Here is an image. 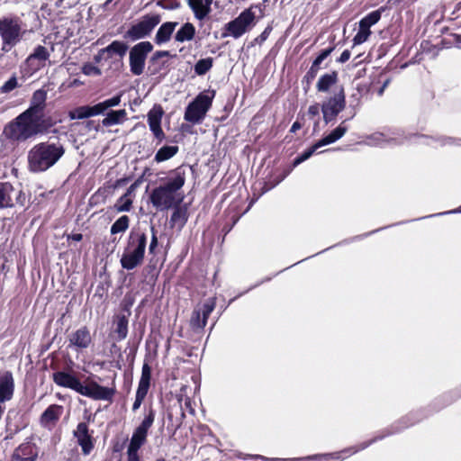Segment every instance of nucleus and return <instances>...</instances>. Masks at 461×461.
<instances>
[{
    "mask_svg": "<svg viewBox=\"0 0 461 461\" xmlns=\"http://www.w3.org/2000/svg\"><path fill=\"white\" fill-rule=\"evenodd\" d=\"M130 219L127 215L121 216L111 227V233L124 232L129 228Z\"/></svg>",
    "mask_w": 461,
    "mask_h": 461,
    "instance_id": "nucleus-39",
    "label": "nucleus"
},
{
    "mask_svg": "<svg viewBox=\"0 0 461 461\" xmlns=\"http://www.w3.org/2000/svg\"><path fill=\"white\" fill-rule=\"evenodd\" d=\"M41 116L25 111L5 127V133L8 139L26 140L41 131Z\"/></svg>",
    "mask_w": 461,
    "mask_h": 461,
    "instance_id": "nucleus-4",
    "label": "nucleus"
},
{
    "mask_svg": "<svg viewBox=\"0 0 461 461\" xmlns=\"http://www.w3.org/2000/svg\"><path fill=\"white\" fill-rule=\"evenodd\" d=\"M270 32H271V28H269V27L266 28L264 30V32L257 39V41H258L259 42L265 41L268 38Z\"/></svg>",
    "mask_w": 461,
    "mask_h": 461,
    "instance_id": "nucleus-49",
    "label": "nucleus"
},
{
    "mask_svg": "<svg viewBox=\"0 0 461 461\" xmlns=\"http://www.w3.org/2000/svg\"><path fill=\"white\" fill-rule=\"evenodd\" d=\"M302 128V125L299 122H294L291 127L290 131L295 132L296 131L300 130Z\"/></svg>",
    "mask_w": 461,
    "mask_h": 461,
    "instance_id": "nucleus-54",
    "label": "nucleus"
},
{
    "mask_svg": "<svg viewBox=\"0 0 461 461\" xmlns=\"http://www.w3.org/2000/svg\"><path fill=\"white\" fill-rule=\"evenodd\" d=\"M153 50L149 41H141L134 45L129 53L130 70L134 76H140L145 69L146 59Z\"/></svg>",
    "mask_w": 461,
    "mask_h": 461,
    "instance_id": "nucleus-11",
    "label": "nucleus"
},
{
    "mask_svg": "<svg viewBox=\"0 0 461 461\" xmlns=\"http://www.w3.org/2000/svg\"><path fill=\"white\" fill-rule=\"evenodd\" d=\"M350 55H351V54H350V51H349V50H345L341 53V55H340V57L339 58L338 61H339V62H340V63H345V62H347V61L349 59Z\"/></svg>",
    "mask_w": 461,
    "mask_h": 461,
    "instance_id": "nucleus-50",
    "label": "nucleus"
},
{
    "mask_svg": "<svg viewBox=\"0 0 461 461\" xmlns=\"http://www.w3.org/2000/svg\"><path fill=\"white\" fill-rule=\"evenodd\" d=\"M14 186L7 182L0 183V210L14 205Z\"/></svg>",
    "mask_w": 461,
    "mask_h": 461,
    "instance_id": "nucleus-25",
    "label": "nucleus"
},
{
    "mask_svg": "<svg viewBox=\"0 0 461 461\" xmlns=\"http://www.w3.org/2000/svg\"><path fill=\"white\" fill-rule=\"evenodd\" d=\"M162 116L163 110L160 106H154L148 113V123L149 130L152 131L154 137L159 141L165 139V133L161 128Z\"/></svg>",
    "mask_w": 461,
    "mask_h": 461,
    "instance_id": "nucleus-16",
    "label": "nucleus"
},
{
    "mask_svg": "<svg viewBox=\"0 0 461 461\" xmlns=\"http://www.w3.org/2000/svg\"><path fill=\"white\" fill-rule=\"evenodd\" d=\"M177 25L178 23L176 22H167L161 24L156 33L155 42L158 45L167 42L171 39V36Z\"/></svg>",
    "mask_w": 461,
    "mask_h": 461,
    "instance_id": "nucleus-22",
    "label": "nucleus"
},
{
    "mask_svg": "<svg viewBox=\"0 0 461 461\" xmlns=\"http://www.w3.org/2000/svg\"><path fill=\"white\" fill-rule=\"evenodd\" d=\"M139 450H140L139 447L128 446V448H127L128 461H140V456L138 454Z\"/></svg>",
    "mask_w": 461,
    "mask_h": 461,
    "instance_id": "nucleus-47",
    "label": "nucleus"
},
{
    "mask_svg": "<svg viewBox=\"0 0 461 461\" xmlns=\"http://www.w3.org/2000/svg\"><path fill=\"white\" fill-rule=\"evenodd\" d=\"M49 57L50 53L44 46H37L26 59V65L30 68L31 72H36L45 66Z\"/></svg>",
    "mask_w": 461,
    "mask_h": 461,
    "instance_id": "nucleus-17",
    "label": "nucleus"
},
{
    "mask_svg": "<svg viewBox=\"0 0 461 461\" xmlns=\"http://www.w3.org/2000/svg\"><path fill=\"white\" fill-rule=\"evenodd\" d=\"M367 447V444L363 445V446L361 447V449H364V448H365V447Z\"/></svg>",
    "mask_w": 461,
    "mask_h": 461,
    "instance_id": "nucleus-61",
    "label": "nucleus"
},
{
    "mask_svg": "<svg viewBox=\"0 0 461 461\" xmlns=\"http://www.w3.org/2000/svg\"><path fill=\"white\" fill-rule=\"evenodd\" d=\"M146 245L147 237L145 233L131 231L120 260L122 268L132 270L141 265L144 259Z\"/></svg>",
    "mask_w": 461,
    "mask_h": 461,
    "instance_id": "nucleus-5",
    "label": "nucleus"
},
{
    "mask_svg": "<svg viewBox=\"0 0 461 461\" xmlns=\"http://www.w3.org/2000/svg\"><path fill=\"white\" fill-rule=\"evenodd\" d=\"M213 59L212 58H206L199 59L194 65V72L198 76L206 74L212 67Z\"/></svg>",
    "mask_w": 461,
    "mask_h": 461,
    "instance_id": "nucleus-38",
    "label": "nucleus"
},
{
    "mask_svg": "<svg viewBox=\"0 0 461 461\" xmlns=\"http://www.w3.org/2000/svg\"><path fill=\"white\" fill-rule=\"evenodd\" d=\"M255 19L256 14L253 9H245L237 18L225 24L226 32L222 36H232L235 39L241 37L254 25Z\"/></svg>",
    "mask_w": 461,
    "mask_h": 461,
    "instance_id": "nucleus-9",
    "label": "nucleus"
},
{
    "mask_svg": "<svg viewBox=\"0 0 461 461\" xmlns=\"http://www.w3.org/2000/svg\"><path fill=\"white\" fill-rule=\"evenodd\" d=\"M399 134L393 133L391 135H385L384 133H375L373 135V139L377 141L379 145L384 144H402L403 140L398 136Z\"/></svg>",
    "mask_w": 461,
    "mask_h": 461,
    "instance_id": "nucleus-36",
    "label": "nucleus"
},
{
    "mask_svg": "<svg viewBox=\"0 0 461 461\" xmlns=\"http://www.w3.org/2000/svg\"><path fill=\"white\" fill-rule=\"evenodd\" d=\"M136 188V185H131L126 191V193L121 196L114 207L117 212H129L132 205V196Z\"/></svg>",
    "mask_w": 461,
    "mask_h": 461,
    "instance_id": "nucleus-28",
    "label": "nucleus"
},
{
    "mask_svg": "<svg viewBox=\"0 0 461 461\" xmlns=\"http://www.w3.org/2000/svg\"><path fill=\"white\" fill-rule=\"evenodd\" d=\"M215 308V300L209 298L203 303L196 305L192 317L190 319V325L193 330H201L207 323V319Z\"/></svg>",
    "mask_w": 461,
    "mask_h": 461,
    "instance_id": "nucleus-13",
    "label": "nucleus"
},
{
    "mask_svg": "<svg viewBox=\"0 0 461 461\" xmlns=\"http://www.w3.org/2000/svg\"><path fill=\"white\" fill-rule=\"evenodd\" d=\"M175 211L173 212L170 222L173 226H177L178 228H182L186 221H187V212L185 208L179 207L178 205L174 207Z\"/></svg>",
    "mask_w": 461,
    "mask_h": 461,
    "instance_id": "nucleus-33",
    "label": "nucleus"
},
{
    "mask_svg": "<svg viewBox=\"0 0 461 461\" xmlns=\"http://www.w3.org/2000/svg\"><path fill=\"white\" fill-rule=\"evenodd\" d=\"M321 148L319 141H317L314 145H312L311 148H309L307 150H305L303 153H302L299 157H297L294 159V165L297 166L301 164L302 162L305 161L309 158L312 156V154L318 149Z\"/></svg>",
    "mask_w": 461,
    "mask_h": 461,
    "instance_id": "nucleus-42",
    "label": "nucleus"
},
{
    "mask_svg": "<svg viewBox=\"0 0 461 461\" xmlns=\"http://www.w3.org/2000/svg\"><path fill=\"white\" fill-rule=\"evenodd\" d=\"M382 12L383 9H378L369 13L360 20L359 25H362L363 27L368 28L370 30V28L377 23L381 19Z\"/></svg>",
    "mask_w": 461,
    "mask_h": 461,
    "instance_id": "nucleus-37",
    "label": "nucleus"
},
{
    "mask_svg": "<svg viewBox=\"0 0 461 461\" xmlns=\"http://www.w3.org/2000/svg\"><path fill=\"white\" fill-rule=\"evenodd\" d=\"M47 98V93L39 89L35 91L32 97L31 106L26 110V112H30L31 113L42 117V111L45 105Z\"/></svg>",
    "mask_w": 461,
    "mask_h": 461,
    "instance_id": "nucleus-21",
    "label": "nucleus"
},
{
    "mask_svg": "<svg viewBox=\"0 0 461 461\" xmlns=\"http://www.w3.org/2000/svg\"><path fill=\"white\" fill-rule=\"evenodd\" d=\"M65 149L59 143H40L28 153L29 167L33 172H42L54 166L64 155Z\"/></svg>",
    "mask_w": 461,
    "mask_h": 461,
    "instance_id": "nucleus-3",
    "label": "nucleus"
},
{
    "mask_svg": "<svg viewBox=\"0 0 461 461\" xmlns=\"http://www.w3.org/2000/svg\"><path fill=\"white\" fill-rule=\"evenodd\" d=\"M319 113H320V106L318 104L311 105L308 109L309 115H311L312 117L318 115Z\"/></svg>",
    "mask_w": 461,
    "mask_h": 461,
    "instance_id": "nucleus-48",
    "label": "nucleus"
},
{
    "mask_svg": "<svg viewBox=\"0 0 461 461\" xmlns=\"http://www.w3.org/2000/svg\"><path fill=\"white\" fill-rule=\"evenodd\" d=\"M345 106L346 95L344 88L342 86H336L332 91V95L327 97L321 104L324 122L329 123L335 120Z\"/></svg>",
    "mask_w": 461,
    "mask_h": 461,
    "instance_id": "nucleus-8",
    "label": "nucleus"
},
{
    "mask_svg": "<svg viewBox=\"0 0 461 461\" xmlns=\"http://www.w3.org/2000/svg\"><path fill=\"white\" fill-rule=\"evenodd\" d=\"M177 146H164L157 151L155 155V161L158 163L166 161L173 158L177 153Z\"/></svg>",
    "mask_w": 461,
    "mask_h": 461,
    "instance_id": "nucleus-34",
    "label": "nucleus"
},
{
    "mask_svg": "<svg viewBox=\"0 0 461 461\" xmlns=\"http://www.w3.org/2000/svg\"><path fill=\"white\" fill-rule=\"evenodd\" d=\"M318 70H319V67H316V68L314 69L313 63H312L308 74H310L311 77H313L317 74Z\"/></svg>",
    "mask_w": 461,
    "mask_h": 461,
    "instance_id": "nucleus-55",
    "label": "nucleus"
},
{
    "mask_svg": "<svg viewBox=\"0 0 461 461\" xmlns=\"http://www.w3.org/2000/svg\"><path fill=\"white\" fill-rule=\"evenodd\" d=\"M213 95L199 94L195 99L188 104L185 112V120L193 124L200 123L212 106Z\"/></svg>",
    "mask_w": 461,
    "mask_h": 461,
    "instance_id": "nucleus-10",
    "label": "nucleus"
},
{
    "mask_svg": "<svg viewBox=\"0 0 461 461\" xmlns=\"http://www.w3.org/2000/svg\"><path fill=\"white\" fill-rule=\"evenodd\" d=\"M115 333L119 339H123L128 333V320L125 316H120L117 319Z\"/></svg>",
    "mask_w": 461,
    "mask_h": 461,
    "instance_id": "nucleus-40",
    "label": "nucleus"
},
{
    "mask_svg": "<svg viewBox=\"0 0 461 461\" xmlns=\"http://www.w3.org/2000/svg\"><path fill=\"white\" fill-rule=\"evenodd\" d=\"M169 56V52L167 51V50H158L156 51L153 56H152V59H161V58H164V57H167Z\"/></svg>",
    "mask_w": 461,
    "mask_h": 461,
    "instance_id": "nucleus-51",
    "label": "nucleus"
},
{
    "mask_svg": "<svg viewBox=\"0 0 461 461\" xmlns=\"http://www.w3.org/2000/svg\"><path fill=\"white\" fill-rule=\"evenodd\" d=\"M334 50V47H330L329 49H326L324 50H322L319 55L318 57L313 60V67H314V69L316 68V67H320V65L321 64V62Z\"/></svg>",
    "mask_w": 461,
    "mask_h": 461,
    "instance_id": "nucleus-45",
    "label": "nucleus"
},
{
    "mask_svg": "<svg viewBox=\"0 0 461 461\" xmlns=\"http://www.w3.org/2000/svg\"><path fill=\"white\" fill-rule=\"evenodd\" d=\"M52 379L58 386L71 389L95 401L111 402L116 393L114 386H102L94 380L86 379L84 384L72 372H55L52 375Z\"/></svg>",
    "mask_w": 461,
    "mask_h": 461,
    "instance_id": "nucleus-2",
    "label": "nucleus"
},
{
    "mask_svg": "<svg viewBox=\"0 0 461 461\" xmlns=\"http://www.w3.org/2000/svg\"><path fill=\"white\" fill-rule=\"evenodd\" d=\"M371 34V31L368 28L359 25L358 32L353 38L354 45H359L366 41Z\"/></svg>",
    "mask_w": 461,
    "mask_h": 461,
    "instance_id": "nucleus-41",
    "label": "nucleus"
},
{
    "mask_svg": "<svg viewBox=\"0 0 461 461\" xmlns=\"http://www.w3.org/2000/svg\"><path fill=\"white\" fill-rule=\"evenodd\" d=\"M74 436L77 438L83 454L89 455L94 447V444L92 438L88 433V427L85 422H80L77 425V429L74 431Z\"/></svg>",
    "mask_w": 461,
    "mask_h": 461,
    "instance_id": "nucleus-19",
    "label": "nucleus"
},
{
    "mask_svg": "<svg viewBox=\"0 0 461 461\" xmlns=\"http://www.w3.org/2000/svg\"><path fill=\"white\" fill-rule=\"evenodd\" d=\"M91 342L90 331L86 327H81L69 336V345L79 349L88 348Z\"/></svg>",
    "mask_w": 461,
    "mask_h": 461,
    "instance_id": "nucleus-20",
    "label": "nucleus"
},
{
    "mask_svg": "<svg viewBox=\"0 0 461 461\" xmlns=\"http://www.w3.org/2000/svg\"><path fill=\"white\" fill-rule=\"evenodd\" d=\"M187 3L196 19L203 20L209 14V11L204 6L203 0H188Z\"/></svg>",
    "mask_w": 461,
    "mask_h": 461,
    "instance_id": "nucleus-32",
    "label": "nucleus"
},
{
    "mask_svg": "<svg viewBox=\"0 0 461 461\" xmlns=\"http://www.w3.org/2000/svg\"><path fill=\"white\" fill-rule=\"evenodd\" d=\"M18 87V80L15 76H13L9 78L0 88V92L3 94L10 93Z\"/></svg>",
    "mask_w": 461,
    "mask_h": 461,
    "instance_id": "nucleus-43",
    "label": "nucleus"
},
{
    "mask_svg": "<svg viewBox=\"0 0 461 461\" xmlns=\"http://www.w3.org/2000/svg\"><path fill=\"white\" fill-rule=\"evenodd\" d=\"M106 57H107L106 52H103V49H101L98 51V53L95 56L94 59H95V62H100L103 59L107 60L108 59H106Z\"/></svg>",
    "mask_w": 461,
    "mask_h": 461,
    "instance_id": "nucleus-52",
    "label": "nucleus"
},
{
    "mask_svg": "<svg viewBox=\"0 0 461 461\" xmlns=\"http://www.w3.org/2000/svg\"><path fill=\"white\" fill-rule=\"evenodd\" d=\"M25 30L18 17H4L0 19V37L2 39V50L8 52L19 43Z\"/></svg>",
    "mask_w": 461,
    "mask_h": 461,
    "instance_id": "nucleus-6",
    "label": "nucleus"
},
{
    "mask_svg": "<svg viewBox=\"0 0 461 461\" xmlns=\"http://www.w3.org/2000/svg\"><path fill=\"white\" fill-rule=\"evenodd\" d=\"M127 120V112L124 109L110 111L106 113L102 121L104 127H111L118 124H122Z\"/></svg>",
    "mask_w": 461,
    "mask_h": 461,
    "instance_id": "nucleus-26",
    "label": "nucleus"
},
{
    "mask_svg": "<svg viewBox=\"0 0 461 461\" xmlns=\"http://www.w3.org/2000/svg\"><path fill=\"white\" fill-rule=\"evenodd\" d=\"M159 22V15H145L127 31V36L131 40L142 39L148 36Z\"/></svg>",
    "mask_w": 461,
    "mask_h": 461,
    "instance_id": "nucleus-12",
    "label": "nucleus"
},
{
    "mask_svg": "<svg viewBox=\"0 0 461 461\" xmlns=\"http://www.w3.org/2000/svg\"><path fill=\"white\" fill-rule=\"evenodd\" d=\"M122 94L120 93L109 99H106L103 102H100L95 105H83L77 107L76 109L70 111L68 113V117L71 120H81L89 118L92 116H96L100 114H104L109 109L118 106L122 101Z\"/></svg>",
    "mask_w": 461,
    "mask_h": 461,
    "instance_id": "nucleus-7",
    "label": "nucleus"
},
{
    "mask_svg": "<svg viewBox=\"0 0 461 461\" xmlns=\"http://www.w3.org/2000/svg\"><path fill=\"white\" fill-rule=\"evenodd\" d=\"M256 457H257V458H259V459H264V460L266 459V457H265V456H256Z\"/></svg>",
    "mask_w": 461,
    "mask_h": 461,
    "instance_id": "nucleus-59",
    "label": "nucleus"
},
{
    "mask_svg": "<svg viewBox=\"0 0 461 461\" xmlns=\"http://www.w3.org/2000/svg\"><path fill=\"white\" fill-rule=\"evenodd\" d=\"M388 84H389V80H386V81L384 83V85L382 86V87L378 90V95H383V93H384V89L386 88V86H388Z\"/></svg>",
    "mask_w": 461,
    "mask_h": 461,
    "instance_id": "nucleus-57",
    "label": "nucleus"
},
{
    "mask_svg": "<svg viewBox=\"0 0 461 461\" xmlns=\"http://www.w3.org/2000/svg\"><path fill=\"white\" fill-rule=\"evenodd\" d=\"M82 72L86 76H100L102 74L101 69L91 63L85 64L82 67Z\"/></svg>",
    "mask_w": 461,
    "mask_h": 461,
    "instance_id": "nucleus-44",
    "label": "nucleus"
},
{
    "mask_svg": "<svg viewBox=\"0 0 461 461\" xmlns=\"http://www.w3.org/2000/svg\"><path fill=\"white\" fill-rule=\"evenodd\" d=\"M14 381L11 372L0 371V402L10 401L14 396Z\"/></svg>",
    "mask_w": 461,
    "mask_h": 461,
    "instance_id": "nucleus-18",
    "label": "nucleus"
},
{
    "mask_svg": "<svg viewBox=\"0 0 461 461\" xmlns=\"http://www.w3.org/2000/svg\"><path fill=\"white\" fill-rule=\"evenodd\" d=\"M348 128L344 125V122L340 123L336 129H334L329 135L325 136L319 140L321 147L334 143L344 136L347 132Z\"/></svg>",
    "mask_w": 461,
    "mask_h": 461,
    "instance_id": "nucleus-31",
    "label": "nucleus"
},
{
    "mask_svg": "<svg viewBox=\"0 0 461 461\" xmlns=\"http://www.w3.org/2000/svg\"><path fill=\"white\" fill-rule=\"evenodd\" d=\"M81 84V82L77 79H75L72 83V86H79Z\"/></svg>",
    "mask_w": 461,
    "mask_h": 461,
    "instance_id": "nucleus-58",
    "label": "nucleus"
},
{
    "mask_svg": "<svg viewBox=\"0 0 461 461\" xmlns=\"http://www.w3.org/2000/svg\"><path fill=\"white\" fill-rule=\"evenodd\" d=\"M150 230H151V240H150V243L149 246V252L150 254H154L155 249L158 247V237H157V230H155L154 226H151Z\"/></svg>",
    "mask_w": 461,
    "mask_h": 461,
    "instance_id": "nucleus-46",
    "label": "nucleus"
},
{
    "mask_svg": "<svg viewBox=\"0 0 461 461\" xmlns=\"http://www.w3.org/2000/svg\"><path fill=\"white\" fill-rule=\"evenodd\" d=\"M151 379V368L148 364H144L141 369V376L138 384L135 401L132 405V411H136L145 399Z\"/></svg>",
    "mask_w": 461,
    "mask_h": 461,
    "instance_id": "nucleus-15",
    "label": "nucleus"
},
{
    "mask_svg": "<svg viewBox=\"0 0 461 461\" xmlns=\"http://www.w3.org/2000/svg\"><path fill=\"white\" fill-rule=\"evenodd\" d=\"M62 414V406L52 404L49 406L41 417V422L43 426L48 427L55 424Z\"/></svg>",
    "mask_w": 461,
    "mask_h": 461,
    "instance_id": "nucleus-24",
    "label": "nucleus"
},
{
    "mask_svg": "<svg viewBox=\"0 0 461 461\" xmlns=\"http://www.w3.org/2000/svg\"><path fill=\"white\" fill-rule=\"evenodd\" d=\"M204 6L208 9L209 13L211 12V5L212 4V0H203Z\"/></svg>",
    "mask_w": 461,
    "mask_h": 461,
    "instance_id": "nucleus-56",
    "label": "nucleus"
},
{
    "mask_svg": "<svg viewBox=\"0 0 461 461\" xmlns=\"http://www.w3.org/2000/svg\"><path fill=\"white\" fill-rule=\"evenodd\" d=\"M337 82H338L337 72L333 71L331 73H326L319 78V80L316 84V89L319 92L326 93L331 88L333 90L337 86H336Z\"/></svg>",
    "mask_w": 461,
    "mask_h": 461,
    "instance_id": "nucleus-27",
    "label": "nucleus"
},
{
    "mask_svg": "<svg viewBox=\"0 0 461 461\" xmlns=\"http://www.w3.org/2000/svg\"><path fill=\"white\" fill-rule=\"evenodd\" d=\"M271 461H284V459H281V458H275V459H272Z\"/></svg>",
    "mask_w": 461,
    "mask_h": 461,
    "instance_id": "nucleus-60",
    "label": "nucleus"
},
{
    "mask_svg": "<svg viewBox=\"0 0 461 461\" xmlns=\"http://www.w3.org/2000/svg\"><path fill=\"white\" fill-rule=\"evenodd\" d=\"M128 50L126 43L120 41H113L110 45L103 49V52H106V59H111L113 55L122 58Z\"/></svg>",
    "mask_w": 461,
    "mask_h": 461,
    "instance_id": "nucleus-30",
    "label": "nucleus"
},
{
    "mask_svg": "<svg viewBox=\"0 0 461 461\" xmlns=\"http://www.w3.org/2000/svg\"><path fill=\"white\" fill-rule=\"evenodd\" d=\"M161 184L154 188L150 194L149 200L152 205L159 210H168L179 205L184 195L181 189L185 183V173L181 168H176L169 175L160 179Z\"/></svg>",
    "mask_w": 461,
    "mask_h": 461,
    "instance_id": "nucleus-1",
    "label": "nucleus"
},
{
    "mask_svg": "<svg viewBox=\"0 0 461 461\" xmlns=\"http://www.w3.org/2000/svg\"><path fill=\"white\" fill-rule=\"evenodd\" d=\"M358 449H345L342 451V453H348L349 455L357 452ZM341 452H335V453H330V454H320V455H313L309 456L307 458L309 461L311 460H318V461H334L335 459L340 458Z\"/></svg>",
    "mask_w": 461,
    "mask_h": 461,
    "instance_id": "nucleus-35",
    "label": "nucleus"
},
{
    "mask_svg": "<svg viewBox=\"0 0 461 461\" xmlns=\"http://www.w3.org/2000/svg\"><path fill=\"white\" fill-rule=\"evenodd\" d=\"M37 456L36 447L30 443L22 444L14 454V457L18 461H35Z\"/></svg>",
    "mask_w": 461,
    "mask_h": 461,
    "instance_id": "nucleus-23",
    "label": "nucleus"
},
{
    "mask_svg": "<svg viewBox=\"0 0 461 461\" xmlns=\"http://www.w3.org/2000/svg\"><path fill=\"white\" fill-rule=\"evenodd\" d=\"M194 35H195L194 26L190 23H185L176 32V33L175 35V41L177 42L189 41L194 39Z\"/></svg>",
    "mask_w": 461,
    "mask_h": 461,
    "instance_id": "nucleus-29",
    "label": "nucleus"
},
{
    "mask_svg": "<svg viewBox=\"0 0 461 461\" xmlns=\"http://www.w3.org/2000/svg\"><path fill=\"white\" fill-rule=\"evenodd\" d=\"M154 420L155 411L149 409L141 423L133 430L128 446L140 448L146 443L149 430L152 427Z\"/></svg>",
    "mask_w": 461,
    "mask_h": 461,
    "instance_id": "nucleus-14",
    "label": "nucleus"
},
{
    "mask_svg": "<svg viewBox=\"0 0 461 461\" xmlns=\"http://www.w3.org/2000/svg\"><path fill=\"white\" fill-rule=\"evenodd\" d=\"M82 239L83 236L80 233L72 234L71 236L68 237V240H72L74 241H80Z\"/></svg>",
    "mask_w": 461,
    "mask_h": 461,
    "instance_id": "nucleus-53",
    "label": "nucleus"
}]
</instances>
